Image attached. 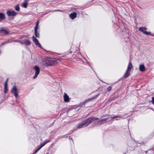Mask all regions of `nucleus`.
Returning a JSON list of instances; mask_svg holds the SVG:
<instances>
[{
	"instance_id": "f257e3e1",
	"label": "nucleus",
	"mask_w": 154,
	"mask_h": 154,
	"mask_svg": "<svg viewBox=\"0 0 154 154\" xmlns=\"http://www.w3.org/2000/svg\"><path fill=\"white\" fill-rule=\"evenodd\" d=\"M97 120H99L98 118L94 117H90L87 119L84 122L79 124L78 125V128H80L87 126L91 123L94 122Z\"/></svg>"
},
{
	"instance_id": "9b49d317",
	"label": "nucleus",
	"mask_w": 154,
	"mask_h": 154,
	"mask_svg": "<svg viewBox=\"0 0 154 154\" xmlns=\"http://www.w3.org/2000/svg\"><path fill=\"white\" fill-rule=\"evenodd\" d=\"M99 94H100L99 93L98 94H97L95 95L94 97H92L91 98H89L86 101H85V102H89V101H92V100H94V99H95V98H97L99 95Z\"/></svg>"
},
{
	"instance_id": "a211bd4d",
	"label": "nucleus",
	"mask_w": 154,
	"mask_h": 154,
	"mask_svg": "<svg viewBox=\"0 0 154 154\" xmlns=\"http://www.w3.org/2000/svg\"><path fill=\"white\" fill-rule=\"evenodd\" d=\"M5 18V15L2 13H0V21L4 20Z\"/></svg>"
},
{
	"instance_id": "7ed1b4c3",
	"label": "nucleus",
	"mask_w": 154,
	"mask_h": 154,
	"mask_svg": "<svg viewBox=\"0 0 154 154\" xmlns=\"http://www.w3.org/2000/svg\"><path fill=\"white\" fill-rule=\"evenodd\" d=\"M109 118H107L104 119H102L98 121L97 122H96L95 124V125H100L102 124H105L107 122V120Z\"/></svg>"
},
{
	"instance_id": "423d86ee",
	"label": "nucleus",
	"mask_w": 154,
	"mask_h": 154,
	"mask_svg": "<svg viewBox=\"0 0 154 154\" xmlns=\"http://www.w3.org/2000/svg\"><path fill=\"white\" fill-rule=\"evenodd\" d=\"M11 92L17 98L18 94L17 93V89L16 86H14L11 90Z\"/></svg>"
},
{
	"instance_id": "b1692460",
	"label": "nucleus",
	"mask_w": 154,
	"mask_h": 154,
	"mask_svg": "<svg viewBox=\"0 0 154 154\" xmlns=\"http://www.w3.org/2000/svg\"><path fill=\"white\" fill-rule=\"evenodd\" d=\"M35 32V35L36 37H39V33H38L37 32V31H36V32Z\"/></svg>"
},
{
	"instance_id": "393cba45",
	"label": "nucleus",
	"mask_w": 154,
	"mask_h": 154,
	"mask_svg": "<svg viewBox=\"0 0 154 154\" xmlns=\"http://www.w3.org/2000/svg\"><path fill=\"white\" fill-rule=\"evenodd\" d=\"M50 141V140H48L45 142H44L42 145L44 146L46 143H48Z\"/></svg>"
},
{
	"instance_id": "f03ea898",
	"label": "nucleus",
	"mask_w": 154,
	"mask_h": 154,
	"mask_svg": "<svg viewBox=\"0 0 154 154\" xmlns=\"http://www.w3.org/2000/svg\"><path fill=\"white\" fill-rule=\"evenodd\" d=\"M54 60L52 58H48L45 60L44 62V64L45 66H49L52 65L54 63Z\"/></svg>"
},
{
	"instance_id": "6e6552de",
	"label": "nucleus",
	"mask_w": 154,
	"mask_h": 154,
	"mask_svg": "<svg viewBox=\"0 0 154 154\" xmlns=\"http://www.w3.org/2000/svg\"><path fill=\"white\" fill-rule=\"evenodd\" d=\"M9 32L7 30L3 28L0 29V35L3 36L4 35H7Z\"/></svg>"
},
{
	"instance_id": "c756f323",
	"label": "nucleus",
	"mask_w": 154,
	"mask_h": 154,
	"mask_svg": "<svg viewBox=\"0 0 154 154\" xmlns=\"http://www.w3.org/2000/svg\"><path fill=\"white\" fill-rule=\"evenodd\" d=\"M75 131V130H73L72 131H70L69 133H70L71 134L74 131Z\"/></svg>"
},
{
	"instance_id": "dca6fc26",
	"label": "nucleus",
	"mask_w": 154,
	"mask_h": 154,
	"mask_svg": "<svg viewBox=\"0 0 154 154\" xmlns=\"http://www.w3.org/2000/svg\"><path fill=\"white\" fill-rule=\"evenodd\" d=\"M122 118V116H112L110 117L109 118V119H111L110 120H109L108 122H110L111 121V120L115 118Z\"/></svg>"
},
{
	"instance_id": "0eeeda50",
	"label": "nucleus",
	"mask_w": 154,
	"mask_h": 154,
	"mask_svg": "<svg viewBox=\"0 0 154 154\" xmlns=\"http://www.w3.org/2000/svg\"><path fill=\"white\" fill-rule=\"evenodd\" d=\"M8 16L14 17L17 14V13L14 11H8L6 12Z\"/></svg>"
},
{
	"instance_id": "5701e85b",
	"label": "nucleus",
	"mask_w": 154,
	"mask_h": 154,
	"mask_svg": "<svg viewBox=\"0 0 154 154\" xmlns=\"http://www.w3.org/2000/svg\"><path fill=\"white\" fill-rule=\"evenodd\" d=\"M12 42V41H7V42H4L2 43H1V45H3L6 44H8V43H11V42Z\"/></svg>"
},
{
	"instance_id": "9d476101",
	"label": "nucleus",
	"mask_w": 154,
	"mask_h": 154,
	"mask_svg": "<svg viewBox=\"0 0 154 154\" xmlns=\"http://www.w3.org/2000/svg\"><path fill=\"white\" fill-rule=\"evenodd\" d=\"M64 100L66 102H69V96L65 93L63 96Z\"/></svg>"
},
{
	"instance_id": "a878e982",
	"label": "nucleus",
	"mask_w": 154,
	"mask_h": 154,
	"mask_svg": "<svg viewBox=\"0 0 154 154\" xmlns=\"http://www.w3.org/2000/svg\"><path fill=\"white\" fill-rule=\"evenodd\" d=\"M112 89V88L111 87H109L108 88H107V90L108 91V92L110 91Z\"/></svg>"
},
{
	"instance_id": "bb28decb",
	"label": "nucleus",
	"mask_w": 154,
	"mask_h": 154,
	"mask_svg": "<svg viewBox=\"0 0 154 154\" xmlns=\"http://www.w3.org/2000/svg\"><path fill=\"white\" fill-rule=\"evenodd\" d=\"M152 100L151 102L152 104H154V97H152Z\"/></svg>"
},
{
	"instance_id": "1a4fd4ad",
	"label": "nucleus",
	"mask_w": 154,
	"mask_h": 154,
	"mask_svg": "<svg viewBox=\"0 0 154 154\" xmlns=\"http://www.w3.org/2000/svg\"><path fill=\"white\" fill-rule=\"evenodd\" d=\"M32 40L34 43L36 45H38L39 46L41 47V45L39 43L38 40L34 36L32 37Z\"/></svg>"
},
{
	"instance_id": "c85d7f7f",
	"label": "nucleus",
	"mask_w": 154,
	"mask_h": 154,
	"mask_svg": "<svg viewBox=\"0 0 154 154\" xmlns=\"http://www.w3.org/2000/svg\"><path fill=\"white\" fill-rule=\"evenodd\" d=\"M30 0H24V1L25 2H26L28 3V2Z\"/></svg>"
},
{
	"instance_id": "ddd939ff",
	"label": "nucleus",
	"mask_w": 154,
	"mask_h": 154,
	"mask_svg": "<svg viewBox=\"0 0 154 154\" xmlns=\"http://www.w3.org/2000/svg\"><path fill=\"white\" fill-rule=\"evenodd\" d=\"M133 66L131 63L130 62L128 64V66L127 70L131 71V69L132 68Z\"/></svg>"
},
{
	"instance_id": "2eb2a0df",
	"label": "nucleus",
	"mask_w": 154,
	"mask_h": 154,
	"mask_svg": "<svg viewBox=\"0 0 154 154\" xmlns=\"http://www.w3.org/2000/svg\"><path fill=\"white\" fill-rule=\"evenodd\" d=\"M130 71H129V70H127L125 73L124 75V76L125 78L128 77L130 75Z\"/></svg>"
},
{
	"instance_id": "aec40b11",
	"label": "nucleus",
	"mask_w": 154,
	"mask_h": 154,
	"mask_svg": "<svg viewBox=\"0 0 154 154\" xmlns=\"http://www.w3.org/2000/svg\"><path fill=\"white\" fill-rule=\"evenodd\" d=\"M28 4L25 2H23L21 5V6L24 8H26L27 7Z\"/></svg>"
},
{
	"instance_id": "7c9ffc66",
	"label": "nucleus",
	"mask_w": 154,
	"mask_h": 154,
	"mask_svg": "<svg viewBox=\"0 0 154 154\" xmlns=\"http://www.w3.org/2000/svg\"><path fill=\"white\" fill-rule=\"evenodd\" d=\"M38 150H37V149L35 151V152L33 153V154H35L38 151Z\"/></svg>"
},
{
	"instance_id": "f3484780",
	"label": "nucleus",
	"mask_w": 154,
	"mask_h": 154,
	"mask_svg": "<svg viewBox=\"0 0 154 154\" xmlns=\"http://www.w3.org/2000/svg\"><path fill=\"white\" fill-rule=\"evenodd\" d=\"M39 21H37L36 24L35 28V32H36V31H37L39 27Z\"/></svg>"
},
{
	"instance_id": "4be33fe9",
	"label": "nucleus",
	"mask_w": 154,
	"mask_h": 154,
	"mask_svg": "<svg viewBox=\"0 0 154 154\" xmlns=\"http://www.w3.org/2000/svg\"><path fill=\"white\" fill-rule=\"evenodd\" d=\"M15 9L16 11H20V8L18 5H17L15 7Z\"/></svg>"
},
{
	"instance_id": "39448f33",
	"label": "nucleus",
	"mask_w": 154,
	"mask_h": 154,
	"mask_svg": "<svg viewBox=\"0 0 154 154\" xmlns=\"http://www.w3.org/2000/svg\"><path fill=\"white\" fill-rule=\"evenodd\" d=\"M147 29V28L146 27H141L139 28V30L141 32H142L145 34L146 35H150L151 32H148L146 31Z\"/></svg>"
},
{
	"instance_id": "20e7f679",
	"label": "nucleus",
	"mask_w": 154,
	"mask_h": 154,
	"mask_svg": "<svg viewBox=\"0 0 154 154\" xmlns=\"http://www.w3.org/2000/svg\"><path fill=\"white\" fill-rule=\"evenodd\" d=\"M34 69L35 73V74L33 77L34 79H35L37 76L39 74L40 72V69L39 67L37 66H35L33 67Z\"/></svg>"
},
{
	"instance_id": "f8f14e48",
	"label": "nucleus",
	"mask_w": 154,
	"mask_h": 154,
	"mask_svg": "<svg viewBox=\"0 0 154 154\" xmlns=\"http://www.w3.org/2000/svg\"><path fill=\"white\" fill-rule=\"evenodd\" d=\"M139 70L141 72H143L145 70V68L144 65L141 64L139 66Z\"/></svg>"
},
{
	"instance_id": "2f4dec72",
	"label": "nucleus",
	"mask_w": 154,
	"mask_h": 154,
	"mask_svg": "<svg viewBox=\"0 0 154 154\" xmlns=\"http://www.w3.org/2000/svg\"><path fill=\"white\" fill-rule=\"evenodd\" d=\"M8 79H7L5 82V83H6V84H7V82H8Z\"/></svg>"
},
{
	"instance_id": "473e14b6",
	"label": "nucleus",
	"mask_w": 154,
	"mask_h": 154,
	"mask_svg": "<svg viewBox=\"0 0 154 154\" xmlns=\"http://www.w3.org/2000/svg\"><path fill=\"white\" fill-rule=\"evenodd\" d=\"M61 11L57 10H54V11Z\"/></svg>"
},
{
	"instance_id": "cd10ccee",
	"label": "nucleus",
	"mask_w": 154,
	"mask_h": 154,
	"mask_svg": "<svg viewBox=\"0 0 154 154\" xmlns=\"http://www.w3.org/2000/svg\"><path fill=\"white\" fill-rule=\"evenodd\" d=\"M43 146L42 145L38 148L37 150H39Z\"/></svg>"
},
{
	"instance_id": "4468645a",
	"label": "nucleus",
	"mask_w": 154,
	"mask_h": 154,
	"mask_svg": "<svg viewBox=\"0 0 154 154\" xmlns=\"http://www.w3.org/2000/svg\"><path fill=\"white\" fill-rule=\"evenodd\" d=\"M76 14L75 12H73L71 14L69 15L70 17L72 19H74L76 17Z\"/></svg>"
},
{
	"instance_id": "72a5a7b5",
	"label": "nucleus",
	"mask_w": 154,
	"mask_h": 154,
	"mask_svg": "<svg viewBox=\"0 0 154 154\" xmlns=\"http://www.w3.org/2000/svg\"><path fill=\"white\" fill-rule=\"evenodd\" d=\"M119 119H117H117H116V120H119Z\"/></svg>"
},
{
	"instance_id": "6ab92c4d",
	"label": "nucleus",
	"mask_w": 154,
	"mask_h": 154,
	"mask_svg": "<svg viewBox=\"0 0 154 154\" xmlns=\"http://www.w3.org/2000/svg\"><path fill=\"white\" fill-rule=\"evenodd\" d=\"M8 88H7V85L6 84V83H5L4 85V92L5 93H7L8 91Z\"/></svg>"
},
{
	"instance_id": "412c9836",
	"label": "nucleus",
	"mask_w": 154,
	"mask_h": 154,
	"mask_svg": "<svg viewBox=\"0 0 154 154\" xmlns=\"http://www.w3.org/2000/svg\"><path fill=\"white\" fill-rule=\"evenodd\" d=\"M25 44L26 45H29L30 44V42L29 40H26L25 41Z\"/></svg>"
}]
</instances>
